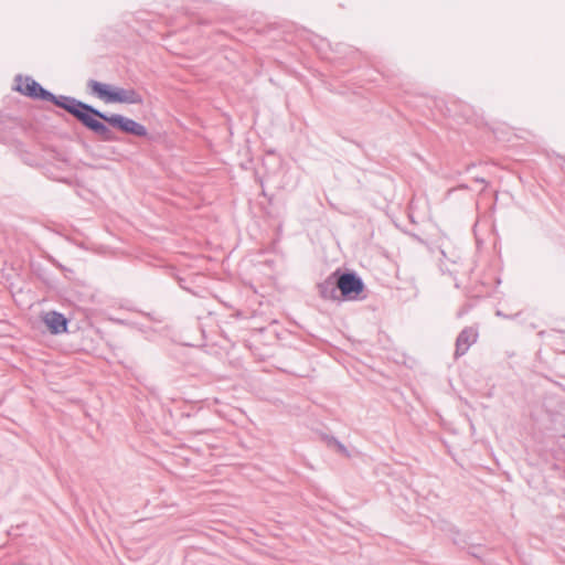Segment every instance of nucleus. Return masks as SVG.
Masks as SVG:
<instances>
[{
  "instance_id": "5",
  "label": "nucleus",
  "mask_w": 565,
  "mask_h": 565,
  "mask_svg": "<svg viewBox=\"0 0 565 565\" xmlns=\"http://www.w3.org/2000/svg\"><path fill=\"white\" fill-rule=\"evenodd\" d=\"M479 337L478 329L475 327H465L456 339L455 358L458 359L467 353L469 348L477 342Z\"/></svg>"
},
{
  "instance_id": "1",
  "label": "nucleus",
  "mask_w": 565,
  "mask_h": 565,
  "mask_svg": "<svg viewBox=\"0 0 565 565\" xmlns=\"http://www.w3.org/2000/svg\"><path fill=\"white\" fill-rule=\"evenodd\" d=\"M12 89L33 100L52 103L104 142L121 141L115 130L138 138H147L149 135L146 126L125 115L104 113L73 96L55 95L29 75H15Z\"/></svg>"
},
{
  "instance_id": "2",
  "label": "nucleus",
  "mask_w": 565,
  "mask_h": 565,
  "mask_svg": "<svg viewBox=\"0 0 565 565\" xmlns=\"http://www.w3.org/2000/svg\"><path fill=\"white\" fill-rule=\"evenodd\" d=\"M317 291L321 299L337 302L361 301L366 298L362 277L355 270L342 267L317 284Z\"/></svg>"
},
{
  "instance_id": "14",
  "label": "nucleus",
  "mask_w": 565,
  "mask_h": 565,
  "mask_svg": "<svg viewBox=\"0 0 565 565\" xmlns=\"http://www.w3.org/2000/svg\"><path fill=\"white\" fill-rule=\"evenodd\" d=\"M458 188H459V189H469V185H467V184H463V183H462V184H459V186H458Z\"/></svg>"
},
{
  "instance_id": "15",
  "label": "nucleus",
  "mask_w": 565,
  "mask_h": 565,
  "mask_svg": "<svg viewBox=\"0 0 565 565\" xmlns=\"http://www.w3.org/2000/svg\"><path fill=\"white\" fill-rule=\"evenodd\" d=\"M471 167H475V164H469V166H467L466 171H469V169H470Z\"/></svg>"
},
{
  "instance_id": "11",
  "label": "nucleus",
  "mask_w": 565,
  "mask_h": 565,
  "mask_svg": "<svg viewBox=\"0 0 565 565\" xmlns=\"http://www.w3.org/2000/svg\"><path fill=\"white\" fill-rule=\"evenodd\" d=\"M473 181H475V182H477V183H481V184H483V185H484V186H483V189H482V191H483V190L486 189V186L488 185V182H487L483 178H480V177H475V178H473Z\"/></svg>"
},
{
  "instance_id": "3",
  "label": "nucleus",
  "mask_w": 565,
  "mask_h": 565,
  "mask_svg": "<svg viewBox=\"0 0 565 565\" xmlns=\"http://www.w3.org/2000/svg\"><path fill=\"white\" fill-rule=\"evenodd\" d=\"M87 93L105 104H130L141 105L142 96L135 88H124L97 79H88L86 83Z\"/></svg>"
},
{
  "instance_id": "12",
  "label": "nucleus",
  "mask_w": 565,
  "mask_h": 565,
  "mask_svg": "<svg viewBox=\"0 0 565 565\" xmlns=\"http://www.w3.org/2000/svg\"><path fill=\"white\" fill-rule=\"evenodd\" d=\"M184 282H185V279H184V278H178V284H179V286H180L182 289H184V290H190V289L184 285Z\"/></svg>"
},
{
  "instance_id": "13",
  "label": "nucleus",
  "mask_w": 565,
  "mask_h": 565,
  "mask_svg": "<svg viewBox=\"0 0 565 565\" xmlns=\"http://www.w3.org/2000/svg\"><path fill=\"white\" fill-rule=\"evenodd\" d=\"M262 195H263V196H265V198H267V199H268V202H269V203H271V201H273V196H271V195H270V196H268V195H267V193H266L264 190L262 191Z\"/></svg>"
},
{
  "instance_id": "10",
  "label": "nucleus",
  "mask_w": 565,
  "mask_h": 565,
  "mask_svg": "<svg viewBox=\"0 0 565 565\" xmlns=\"http://www.w3.org/2000/svg\"><path fill=\"white\" fill-rule=\"evenodd\" d=\"M520 313H521V312H518V313H515L514 316H508V315L503 313L501 310H497V312H495V315H497L498 317L508 318V319H510V318H516V317H519V316H520Z\"/></svg>"
},
{
  "instance_id": "9",
  "label": "nucleus",
  "mask_w": 565,
  "mask_h": 565,
  "mask_svg": "<svg viewBox=\"0 0 565 565\" xmlns=\"http://www.w3.org/2000/svg\"><path fill=\"white\" fill-rule=\"evenodd\" d=\"M359 55V52L356 50H353L351 47H347L345 56L349 58H354Z\"/></svg>"
},
{
  "instance_id": "16",
  "label": "nucleus",
  "mask_w": 565,
  "mask_h": 565,
  "mask_svg": "<svg viewBox=\"0 0 565 565\" xmlns=\"http://www.w3.org/2000/svg\"><path fill=\"white\" fill-rule=\"evenodd\" d=\"M564 438H565V435H564Z\"/></svg>"
},
{
  "instance_id": "6",
  "label": "nucleus",
  "mask_w": 565,
  "mask_h": 565,
  "mask_svg": "<svg viewBox=\"0 0 565 565\" xmlns=\"http://www.w3.org/2000/svg\"><path fill=\"white\" fill-rule=\"evenodd\" d=\"M322 438L329 448L335 449L337 452L345 458H351V454L348 448L334 436L323 435Z\"/></svg>"
},
{
  "instance_id": "4",
  "label": "nucleus",
  "mask_w": 565,
  "mask_h": 565,
  "mask_svg": "<svg viewBox=\"0 0 565 565\" xmlns=\"http://www.w3.org/2000/svg\"><path fill=\"white\" fill-rule=\"evenodd\" d=\"M42 321L51 334L67 332L70 320L62 312L50 310L43 315Z\"/></svg>"
},
{
  "instance_id": "8",
  "label": "nucleus",
  "mask_w": 565,
  "mask_h": 565,
  "mask_svg": "<svg viewBox=\"0 0 565 565\" xmlns=\"http://www.w3.org/2000/svg\"><path fill=\"white\" fill-rule=\"evenodd\" d=\"M481 548V545H471L469 547V555L476 557V558H481V554L479 553V550Z\"/></svg>"
},
{
  "instance_id": "7",
  "label": "nucleus",
  "mask_w": 565,
  "mask_h": 565,
  "mask_svg": "<svg viewBox=\"0 0 565 565\" xmlns=\"http://www.w3.org/2000/svg\"><path fill=\"white\" fill-rule=\"evenodd\" d=\"M450 533L452 534L454 544L458 546H463L468 543L467 540L461 537V533L457 527L450 529Z\"/></svg>"
}]
</instances>
